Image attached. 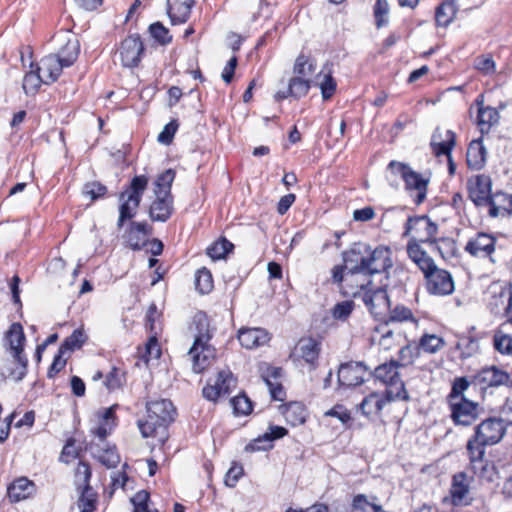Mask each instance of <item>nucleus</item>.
<instances>
[{"mask_svg":"<svg viewBox=\"0 0 512 512\" xmlns=\"http://www.w3.org/2000/svg\"><path fill=\"white\" fill-rule=\"evenodd\" d=\"M506 425L497 417H488L478 423L466 442L468 469L477 477L493 481L496 466L486 457V447L498 444L506 434Z\"/></svg>","mask_w":512,"mask_h":512,"instance_id":"f257e3e1","label":"nucleus"},{"mask_svg":"<svg viewBox=\"0 0 512 512\" xmlns=\"http://www.w3.org/2000/svg\"><path fill=\"white\" fill-rule=\"evenodd\" d=\"M145 416L137 420V427L143 438L157 439L164 444L168 438V429L178 416L177 408L170 399L147 400Z\"/></svg>","mask_w":512,"mask_h":512,"instance_id":"f03ea898","label":"nucleus"},{"mask_svg":"<svg viewBox=\"0 0 512 512\" xmlns=\"http://www.w3.org/2000/svg\"><path fill=\"white\" fill-rule=\"evenodd\" d=\"M188 330L194 338L188 351L192 371L201 374L212 365L216 358V349L210 343L213 338V329L207 314L202 311L195 313Z\"/></svg>","mask_w":512,"mask_h":512,"instance_id":"7ed1b4c3","label":"nucleus"},{"mask_svg":"<svg viewBox=\"0 0 512 512\" xmlns=\"http://www.w3.org/2000/svg\"><path fill=\"white\" fill-rule=\"evenodd\" d=\"M471 382L466 376L454 378L446 396L449 418L456 427L468 428L474 425L483 411L480 403L466 397Z\"/></svg>","mask_w":512,"mask_h":512,"instance_id":"20e7f679","label":"nucleus"},{"mask_svg":"<svg viewBox=\"0 0 512 512\" xmlns=\"http://www.w3.org/2000/svg\"><path fill=\"white\" fill-rule=\"evenodd\" d=\"M386 179L390 187H399L398 179L404 183V190L416 206H420L427 198L430 179L412 169L407 163L391 160L386 167Z\"/></svg>","mask_w":512,"mask_h":512,"instance_id":"39448f33","label":"nucleus"},{"mask_svg":"<svg viewBox=\"0 0 512 512\" xmlns=\"http://www.w3.org/2000/svg\"><path fill=\"white\" fill-rule=\"evenodd\" d=\"M396 398L391 390L372 391L357 405V410L369 421L381 423L398 422L402 415L395 412Z\"/></svg>","mask_w":512,"mask_h":512,"instance_id":"423d86ee","label":"nucleus"},{"mask_svg":"<svg viewBox=\"0 0 512 512\" xmlns=\"http://www.w3.org/2000/svg\"><path fill=\"white\" fill-rule=\"evenodd\" d=\"M7 351L13 358L14 366L9 369L8 377L21 381L28 372V357L25 354L26 336L21 323H12L4 334Z\"/></svg>","mask_w":512,"mask_h":512,"instance_id":"0eeeda50","label":"nucleus"},{"mask_svg":"<svg viewBox=\"0 0 512 512\" xmlns=\"http://www.w3.org/2000/svg\"><path fill=\"white\" fill-rule=\"evenodd\" d=\"M149 177L141 174L135 175L124 190L119 194V217L117 228L121 229L125 222L131 221L137 214L142 197L148 188Z\"/></svg>","mask_w":512,"mask_h":512,"instance_id":"6e6552de","label":"nucleus"},{"mask_svg":"<svg viewBox=\"0 0 512 512\" xmlns=\"http://www.w3.org/2000/svg\"><path fill=\"white\" fill-rule=\"evenodd\" d=\"M493 181L488 174H476L467 179L466 190L468 199L476 208L488 207L491 218L499 217L497 195L493 193Z\"/></svg>","mask_w":512,"mask_h":512,"instance_id":"1a4fd4ad","label":"nucleus"},{"mask_svg":"<svg viewBox=\"0 0 512 512\" xmlns=\"http://www.w3.org/2000/svg\"><path fill=\"white\" fill-rule=\"evenodd\" d=\"M400 363L396 360H390L378 365L372 375L375 381L385 386L384 390H391L396 398L402 399L403 402H410L411 396L406 388L405 382L402 380L399 368Z\"/></svg>","mask_w":512,"mask_h":512,"instance_id":"9d476101","label":"nucleus"},{"mask_svg":"<svg viewBox=\"0 0 512 512\" xmlns=\"http://www.w3.org/2000/svg\"><path fill=\"white\" fill-rule=\"evenodd\" d=\"M438 231V224L428 215H413L408 216L404 224L403 237H409L407 242L430 246L436 242Z\"/></svg>","mask_w":512,"mask_h":512,"instance_id":"9b49d317","label":"nucleus"},{"mask_svg":"<svg viewBox=\"0 0 512 512\" xmlns=\"http://www.w3.org/2000/svg\"><path fill=\"white\" fill-rule=\"evenodd\" d=\"M322 338L311 335L302 336L290 353V359L309 371H315L320 365Z\"/></svg>","mask_w":512,"mask_h":512,"instance_id":"f8f14e48","label":"nucleus"},{"mask_svg":"<svg viewBox=\"0 0 512 512\" xmlns=\"http://www.w3.org/2000/svg\"><path fill=\"white\" fill-rule=\"evenodd\" d=\"M497 242V237L494 234L477 231L467 239L463 249L473 259L494 264Z\"/></svg>","mask_w":512,"mask_h":512,"instance_id":"ddd939ff","label":"nucleus"},{"mask_svg":"<svg viewBox=\"0 0 512 512\" xmlns=\"http://www.w3.org/2000/svg\"><path fill=\"white\" fill-rule=\"evenodd\" d=\"M238 380L229 368L221 369L213 379H208L202 388V396L210 402L217 403L229 396L237 387Z\"/></svg>","mask_w":512,"mask_h":512,"instance_id":"4468645a","label":"nucleus"},{"mask_svg":"<svg viewBox=\"0 0 512 512\" xmlns=\"http://www.w3.org/2000/svg\"><path fill=\"white\" fill-rule=\"evenodd\" d=\"M423 274L425 291L432 296H448L455 290L452 274L436 265L429 268Z\"/></svg>","mask_w":512,"mask_h":512,"instance_id":"2eb2a0df","label":"nucleus"},{"mask_svg":"<svg viewBox=\"0 0 512 512\" xmlns=\"http://www.w3.org/2000/svg\"><path fill=\"white\" fill-rule=\"evenodd\" d=\"M120 62L125 68H136L145 55V45L139 34H129L119 45Z\"/></svg>","mask_w":512,"mask_h":512,"instance_id":"dca6fc26","label":"nucleus"},{"mask_svg":"<svg viewBox=\"0 0 512 512\" xmlns=\"http://www.w3.org/2000/svg\"><path fill=\"white\" fill-rule=\"evenodd\" d=\"M474 480L473 476H469L466 472L460 471L455 473L451 479L449 488L450 504L454 507L470 506L473 497L470 496V486Z\"/></svg>","mask_w":512,"mask_h":512,"instance_id":"f3484780","label":"nucleus"},{"mask_svg":"<svg viewBox=\"0 0 512 512\" xmlns=\"http://www.w3.org/2000/svg\"><path fill=\"white\" fill-rule=\"evenodd\" d=\"M118 405H112L110 407L100 408L95 412L96 426L90 429V434L100 442H105L107 437L112 434L114 429L118 425V416L116 410Z\"/></svg>","mask_w":512,"mask_h":512,"instance_id":"a211bd4d","label":"nucleus"},{"mask_svg":"<svg viewBox=\"0 0 512 512\" xmlns=\"http://www.w3.org/2000/svg\"><path fill=\"white\" fill-rule=\"evenodd\" d=\"M366 263L365 275L387 272L393 266L392 249L386 245H378L372 249L369 245Z\"/></svg>","mask_w":512,"mask_h":512,"instance_id":"6ab92c4d","label":"nucleus"},{"mask_svg":"<svg viewBox=\"0 0 512 512\" xmlns=\"http://www.w3.org/2000/svg\"><path fill=\"white\" fill-rule=\"evenodd\" d=\"M260 377L269 389L270 397L274 401L284 402L287 397L283 386V369L270 364L260 366Z\"/></svg>","mask_w":512,"mask_h":512,"instance_id":"aec40b11","label":"nucleus"},{"mask_svg":"<svg viewBox=\"0 0 512 512\" xmlns=\"http://www.w3.org/2000/svg\"><path fill=\"white\" fill-rule=\"evenodd\" d=\"M362 299L369 312L376 319L383 321L391 307L387 290L382 287L365 289Z\"/></svg>","mask_w":512,"mask_h":512,"instance_id":"412c9836","label":"nucleus"},{"mask_svg":"<svg viewBox=\"0 0 512 512\" xmlns=\"http://www.w3.org/2000/svg\"><path fill=\"white\" fill-rule=\"evenodd\" d=\"M152 233L153 227L147 222L131 221L124 232L123 238L127 247L133 251H139L147 245V237Z\"/></svg>","mask_w":512,"mask_h":512,"instance_id":"4be33fe9","label":"nucleus"},{"mask_svg":"<svg viewBox=\"0 0 512 512\" xmlns=\"http://www.w3.org/2000/svg\"><path fill=\"white\" fill-rule=\"evenodd\" d=\"M367 374V369L361 362L342 363L338 369V383L344 388L361 385Z\"/></svg>","mask_w":512,"mask_h":512,"instance_id":"5701e85b","label":"nucleus"},{"mask_svg":"<svg viewBox=\"0 0 512 512\" xmlns=\"http://www.w3.org/2000/svg\"><path fill=\"white\" fill-rule=\"evenodd\" d=\"M37 485L26 476L13 479L7 486V497L10 503H18L35 496Z\"/></svg>","mask_w":512,"mask_h":512,"instance_id":"b1692460","label":"nucleus"},{"mask_svg":"<svg viewBox=\"0 0 512 512\" xmlns=\"http://www.w3.org/2000/svg\"><path fill=\"white\" fill-rule=\"evenodd\" d=\"M271 338V333L260 327H242L237 333V339L240 345L248 350L267 345L271 341Z\"/></svg>","mask_w":512,"mask_h":512,"instance_id":"393cba45","label":"nucleus"},{"mask_svg":"<svg viewBox=\"0 0 512 512\" xmlns=\"http://www.w3.org/2000/svg\"><path fill=\"white\" fill-rule=\"evenodd\" d=\"M65 67L59 57H56L54 54L43 57L39 63L32 62L30 64V68H36L38 70L45 85H50L57 81Z\"/></svg>","mask_w":512,"mask_h":512,"instance_id":"a878e982","label":"nucleus"},{"mask_svg":"<svg viewBox=\"0 0 512 512\" xmlns=\"http://www.w3.org/2000/svg\"><path fill=\"white\" fill-rule=\"evenodd\" d=\"M91 448L93 449V458L106 469H115L120 464L121 456L116 444L109 442H103V445L92 443Z\"/></svg>","mask_w":512,"mask_h":512,"instance_id":"bb28decb","label":"nucleus"},{"mask_svg":"<svg viewBox=\"0 0 512 512\" xmlns=\"http://www.w3.org/2000/svg\"><path fill=\"white\" fill-rule=\"evenodd\" d=\"M474 379L482 388L487 389L507 385L511 381V376L497 366H490L481 369L474 376Z\"/></svg>","mask_w":512,"mask_h":512,"instance_id":"cd10ccee","label":"nucleus"},{"mask_svg":"<svg viewBox=\"0 0 512 512\" xmlns=\"http://www.w3.org/2000/svg\"><path fill=\"white\" fill-rule=\"evenodd\" d=\"M456 141L457 135L454 131L446 130L444 135H442L441 131L436 129L430 142L431 151L436 157L451 156L456 146Z\"/></svg>","mask_w":512,"mask_h":512,"instance_id":"c85d7f7f","label":"nucleus"},{"mask_svg":"<svg viewBox=\"0 0 512 512\" xmlns=\"http://www.w3.org/2000/svg\"><path fill=\"white\" fill-rule=\"evenodd\" d=\"M478 106L477 125L482 135L488 134L491 128L498 124L500 120L499 111L491 106L483 105V95L477 97L475 101Z\"/></svg>","mask_w":512,"mask_h":512,"instance_id":"c756f323","label":"nucleus"},{"mask_svg":"<svg viewBox=\"0 0 512 512\" xmlns=\"http://www.w3.org/2000/svg\"><path fill=\"white\" fill-rule=\"evenodd\" d=\"M278 410L285 421L293 427L304 424L308 417L307 407L301 401L283 403L279 406Z\"/></svg>","mask_w":512,"mask_h":512,"instance_id":"7c9ffc66","label":"nucleus"},{"mask_svg":"<svg viewBox=\"0 0 512 512\" xmlns=\"http://www.w3.org/2000/svg\"><path fill=\"white\" fill-rule=\"evenodd\" d=\"M487 150L483 144V137L473 139L467 147L466 164L468 169L480 171L486 165Z\"/></svg>","mask_w":512,"mask_h":512,"instance_id":"2f4dec72","label":"nucleus"},{"mask_svg":"<svg viewBox=\"0 0 512 512\" xmlns=\"http://www.w3.org/2000/svg\"><path fill=\"white\" fill-rule=\"evenodd\" d=\"M457 0H443L435 8L434 20L437 28L449 27L457 17L459 12Z\"/></svg>","mask_w":512,"mask_h":512,"instance_id":"473e14b6","label":"nucleus"},{"mask_svg":"<svg viewBox=\"0 0 512 512\" xmlns=\"http://www.w3.org/2000/svg\"><path fill=\"white\" fill-rule=\"evenodd\" d=\"M369 245L357 243L343 252V261L351 267L348 270L363 271L365 273L366 259L368 257Z\"/></svg>","mask_w":512,"mask_h":512,"instance_id":"72a5a7b5","label":"nucleus"},{"mask_svg":"<svg viewBox=\"0 0 512 512\" xmlns=\"http://www.w3.org/2000/svg\"><path fill=\"white\" fill-rule=\"evenodd\" d=\"M87 447L84 441L78 440L75 436L66 438L58 461L65 465H70L75 460H82L81 457L86 452Z\"/></svg>","mask_w":512,"mask_h":512,"instance_id":"f704fd0d","label":"nucleus"},{"mask_svg":"<svg viewBox=\"0 0 512 512\" xmlns=\"http://www.w3.org/2000/svg\"><path fill=\"white\" fill-rule=\"evenodd\" d=\"M194 0H167V14L173 25L183 24L190 17Z\"/></svg>","mask_w":512,"mask_h":512,"instance_id":"c9c22d12","label":"nucleus"},{"mask_svg":"<svg viewBox=\"0 0 512 512\" xmlns=\"http://www.w3.org/2000/svg\"><path fill=\"white\" fill-rule=\"evenodd\" d=\"M423 244L417 242H407L406 253L408 258L417 266L423 273L429 268L436 265L434 259L422 247Z\"/></svg>","mask_w":512,"mask_h":512,"instance_id":"e433bc0d","label":"nucleus"},{"mask_svg":"<svg viewBox=\"0 0 512 512\" xmlns=\"http://www.w3.org/2000/svg\"><path fill=\"white\" fill-rule=\"evenodd\" d=\"M174 212V198L155 197L149 206V217L153 222H166Z\"/></svg>","mask_w":512,"mask_h":512,"instance_id":"4c0bfd02","label":"nucleus"},{"mask_svg":"<svg viewBox=\"0 0 512 512\" xmlns=\"http://www.w3.org/2000/svg\"><path fill=\"white\" fill-rule=\"evenodd\" d=\"M406 322H410L417 326L419 319L414 315L413 311L409 307L403 304H397L394 307H390L386 317L382 321V325L388 326L390 323Z\"/></svg>","mask_w":512,"mask_h":512,"instance_id":"58836bf2","label":"nucleus"},{"mask_svg":"<svg viewBox=\"0 0 512 512\" xmlns=\"http://www.w3.org/2000/svg\"><path fill=\"white\" fill-rule=\"evenodd\" d=\"M366 276L363 271L347 270V278L341 293L345 296L352 295L355 297L358 295L371 283V281L367 280Z\"/></svg>","mask_w":512,"mask_h":512,"instance_id":"ea45409f","label":"nucleus"},{"mask_svg":"<svg viewBox=\"0 0 512 512\" xmlns=\"http://www.w3.org/2000/svg\"><path fill=\"white\" fill-rule=\"evenodd\" d=\"M176 177L175 170L169 168L157 175L153 183V193L155 197L174 198L172 195V184Z\"/></svg>","mask_w":512,"mask_h":512,"instance_id":"a19ab883","label":"nucleus"},{"mask_svg":"<svg viewBox=\"0 0 512 512\" xmlns=\"http://www.w3.org/2000/svg\"><path fill=\"white\" fill-rule=\"evenodd\" d=\"M80 54V42L76 37H68L64 45L61 46L56 57L66 66H72L78 59Z\"/></svg>","mask_w":512,"mask_h":512,"instance_id":"79ce46f5","label":"nucleus"},{"mask_svg":"<svg viewBox=\"0 0 512 512\" xmlns=\"http://www.w3.org/2000/svg\"><path fill=\"white\" fill-rule=\"evenodd\" d=\"M421 355H434L440 352L446 345L443 337L437 334L423 333L417 341Z\"/></svg>","mask_w":512,"mask_h":512,"instance_id":"37998d69","label":"nucleus"},{"mask_svg":"<svg viewBox=\"0 0 512 512\" xmlns=\"http://www.w3.org/2000/svg\"><path fill=\"white\" fill-rule=\"evenodd\" d=\"M87 341L88 335L85 330L80 327L75 329L71 335L64 339L59 349L61 350V353L71 356L74 351L81 349Z\"/></svg>","mask_w":512,"mask_h":512,"instance_id":"c03bdc74","label":"nucleus"},{"mask_svg":"<svg viewBox=\"0 0 512 512\" xmlns=\"http://www.w3.org/2000/svg\"><path fill=\"white\" fill-rule=\"evenodd\" d=\"M502 327L503 325H500L494 330L492 346L499 354L512 357V334L504 332Z\"/></svg>","mask_w":512,"mask_h":512,"instance_id":"a18cd8bd","label":"nucleus"},{"mask_svg":"<svg viewBox=\"0 0 512 512\" xmlns=\"http://www.w3.org/2000/svg\"><path fill=\"white\" fill-rule=\"evenodd\" d=\"M128 464L124 463L120 471L113 472L110 476V483L104 489V497L107 499H112L115 492L118 489L125 490L126 485L129 481V476L127 473Z\"/></svg>","mask_w":512,"mask_h":512,"instance_id":"49530a36","label":"nucleus"},{"mask_svg":"<svg viewBox=\"0 0 512 512\" xmlns=\"http://www.w3.org/2000/svg\"><path fill=\"white\" fill-rule=\"evenodd\" d=\"M455 349L459 351V358L461 360L471 358L480 350L478 338L471 335L460 336L455 345Z\"/></svg>","mask_w":512,"mask_h":512,"instance_id":"de8ad7c7","label":"nucleus"},{"mask_svg":"<svg viewBox=\"0 0 512 512\" xmlns=\"http://www.w3.org/2000/svg\"><path fill=\"white\" fill-rule=\"evenodd\" d=\"M233 250L234 244L226 237L221 236L206 248V254L213 261H216L225 259L229 253L233 252Z\"/></svg>","mask_w":512,"mask_h":512,"instance_id":"09e8293b","label":"nucleus"},{"mask_svg":"<svg viewBox=\"0 0 512 512\" xmlns=\"http://www.w3.org/2000/svg\"><path fill=\"white\" fill-rule=\"evenodd\" d=\"M77 491L79 492L77 499L79 512H96L99 504V495L93 487Z\"/></svg>","mask_w":512,"mask_h":512,"instance_id":"8fccbe9b","label":"nucleus"},{"mask_svg":"<svg viewBox=\"0 0 512 512\" xmlns=\"http://www.w3.org/2000/svg\"><path fill=\"white\" fill-rule=\"evenodd\" d=\"M376 332L380 333L379 346L386 351L395 349L400 346L401 333L394 332L386 325H379L376 327Z\"/></svg>","mask_w":512,"mask_h":512,"instance_id":"3c124183","label":"nucleus"},{"mask_svg":"<svg viewBox=\"0 0 512 512\" xmlns=\"http://www.w3.org/2000/svg\"><path fill=\"white\" fill-rule=\"evenodd\" d=\"M92 467L87 460H79L74 468V483L77 490L92 487Z\"/></svg>","mask_w":512,"mask_h":512,"instance_id":"603ef678","label":"nucleus"},{"mask_svg":"<svg viewBox=\"0 0 512 512\" xmlns=\"http://www.w3.org/2000/svg\"><path fill=\"white\" fill-rule=\"evenodd\" d=\"M316 70V61L309 55L300 53L294 62V77L310 78Z\"/></svg>","mask_w":512,"mask_h":512,"instance_id":"864d4df0","label":"nucleus"},{"mask_svg":"<svg viewBox=\"0 0 512 512\" xmlns=\"http://www.w3.org/2000/svg\"><path fill=\"white\" fill-rule=\"evenodd\" d=\"M312 86V80L304 77H291L288 81V89L292 98L299 100L305 97Z\"/></svg>","mask_w":512,"mask_h":512,"instance_id":"5fc2aeb1","label":"nucleus"},{"mask_svg":"<svg viewBox=\"0 0 512 512\" xmlns=\"http://www.w3.org/2000/svg\"><path fill=\"white\" fill-rule=\"evenodd\" d=\"M195 288L200 294H208L214 288V280L211 271L202 267L195 272Z\"/></svg>","mask_w":512,"mask_h":512,"instance_id":"6e6d98bb","label":"nucleus"},{"mask_svg":"<svg viewBox=\"0 0 512 512\" xmlns=\"http://www.w3.org/2000/svg\"><path fill=\"white\" fill-rule=\"evenodd\" d=\"M44 80L36 68H31L29 72L24 75L22 88L26 95H35L38 93Z\"/></svg>","mask_w":512,"mask_h":512,"instance_id":"4d7b16f0","label":"nucleus"},{"mask_svg":"<svg viewBox=\"0 0 512 512\" xmlns=\"http://www.w3.org/2000/svg\"><path fill=\"white\" fill-rule=\"evenodd\" d=\"M421 356L417 341L408 342L398 351V362L402 366L411 365Z\"/></svg>","mask_w":512,"mask_h":512,"instance_id":"13d9d810","label":"nucleus"},{"mask_svg":"<svg viewBox=\"0 0 512 512\" xmlns=\"http://www.w3.org/2000/svg\"><path fill=\"white\" fill-rule=\"evenodd\" d=\"M125 381V372L119 367L113 366L110 371L105 374L103 385L108 391L112 392L121 389Z\"/></svg>","mask_w":512,"mask_h":512,"instance_id":"bf43d9fd","label":"nucleus"},{"mask_svg":"<svg viewBox=\"0 0 512 512\" xmlns=\"http://www.w3.org/2000/svg\"><path fill=\"white\" fill-rule=\"evenodd\" d=\"M390 5L388 0H376L373 5V17L376 28L386 27L389 23Z\"/></svg>","mask_w":512,"mask_h":512,"instance_id":"052dcab7","label":"nucleus"},{"mask_svg":"<svg viewBox=\"0 0 512 512\" xmlns=\"http://www.w3.org/2000/svg\"><path fill=\"white\" fill-rule=\"evenodd\" d=\"M158 333L151 334L141 353V359L148 364L152 359H159L162 355L161 345L157 338Z\"/></svg>","mask_w":512,"mask_h":512,"instance_id":"680f3d73","label":"nucleus"},{"mask_svg":"<svg viewBox=\"0 0 512 512\" xmlns=\"http://www.w3.org/2000/svg\"><path fill=\"white\" fill-rule=\"evenodd\" d=\"M108 193L107 187L99 181L86 182L82 189L83 196L95 202L106 197Z\"/></svg>","mask_w":512,"mask_h":512,"instance_id":"e2e57ef3","label":"nucleus"},{"mask_svg":"<svg viewBox=\"0 0 512 512\" xmlns=\"http://www.w3.org/2000/svg\"><path fill=\"white\" fill-rule=\"evenodd\" d=\"M233 412L237 416H246L253 411V404L245 393H240L230 399Z\"/></svg>","mask_w":512,"mask_h":512,"instance_id":"0e129e2a","label":"nucleus"},{"mask_svg":"<svg viewBox=\"0 0 512 512\" xmlns=\"http://www.w3.org/2000/svg\"><path fill=\"white\" fill-rule=\"evenodd\" d=\"M440 255L445 257H455L458 254L456 240L451 237H436L434 245Z\"/></svg>","mask_w":512,"mask_h":512,"instance_id":"69168bd1","label":"nucleus"},{"mask_svg":"<svg viewBox=\"0 0 512 512\" xmlns=\"http://www.w3.org/2000/svg\"><path fill=\"white\" fill-rule=\"evenodd\" d=\"M355 309L353 300H344L336 303L331 309V315L334 320L347 321Z\"/></svg>","mask_w":512,"mask_h":512,"instance_id":"338daca9","label":"nucleus"},{"mask_svg":"<svg viewBox=\"0 0 512 512\" xmlns=\"http://www.w3.org/2000/svg\"><path fill=\"white\" fill-rule=\"evenodd\" d=\"M134 512H158L157 509L150 507V493L146 490H140L131 498Z\"/></svg>","mask_w":512,"mask_h":512,"instance_id":"774afa93","label":"nucleus"}]
</instances>
